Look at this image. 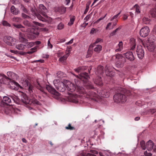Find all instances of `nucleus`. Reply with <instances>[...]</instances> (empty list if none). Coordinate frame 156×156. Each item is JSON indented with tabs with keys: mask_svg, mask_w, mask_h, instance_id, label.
<instances>
[{
	"mask_svg": "<svg viewBox=\"0 0 156 156\" xmlns=\"http://www.w3.org/2000/svg\"><path fill=\"white\" fill-rule=\"evenodd\" d=\"M150 14L152 17L156 18V8L152 9L150 11Z\"/></svg>",
	"mask_w": 156,
	"mask_h": 156,
	"instance_id": "c9c22d12",
	"label": "nucleus"
},
{
	"mask_svg": "<svg viewBox=\"0 0 156 156\" xmlns=\"http://www.w3.org/2000/svg\"><path fill=\"white\" fill-rule=\"evenodd\" d=\"M56 74L57 77L59 78H62L63 77V73L61 72H58Z\"/></svg>",
	"mask_w": 156,
	"mask_h": 156,
	"instance_id": "a18cd8bd",
	"label": "nucleus"
},
{
	"mask_svg": "<svg viewBox=\"0 0 156 156\" xmlns=\"http://www.w3.org/2000/svg\"><path fill=\"white\" fill-rule=\"evenodd\" d=\"M11 12L14 14L17 15L19 13V11L18 9H16L14 6L12 5L11 8Z\"/></svg>",
	"mask_w": 156,
	"mask_h": 156,
	"instance_id": "c756f323",
	"label": "nucleus"
},
{
	"mask_svg": "<svg viewBox=\"0 0 156 156\" xmlns=\"http://www.w3.org/2000/svg\"><path fill=\"white\" fill-rule=\"evenodd\" d=\"M40 21L42 22L48 21L50 20L46 13L48 10L42 4H40Z\"/></svg>",
	"mask_w": 156,
	"mask_h": 156,
	"instance_id": "20e7f679",
	"label": "nucleus"
},
{
	"mask_svg": "<svg viewBox=\"0 0 156 156\" xmlns=\"http://www.w3.org/2000/svg\"><path fill=\"white\" fill-rule=\"evenodd\" d=\"M19 39L21 42H25L27 41V39L25 38L24 34L21 33H19Z\"/></svg>",
	"mask_w": 156,
	"mask_h": 156,
	"instance_id": "bb28decb",
	"label": "nucleus"
},
{
	"mask_svg": "<svg viewBox=\"0 0 156 156\" xmlns=\"http://www.w3.org/2000/svg\"><path fill=\"white\" fill-rule=\"evenodd\" d=\"M75 17L74 16H72L70 17V21L68 23V25L70 26L73 24Z\"/></svg>",
	"mask_w": 156,
	"mask_h": 156,
	"instance_id": "f704fd0d",
	"label": "nucleus"
},
{
	"mask_svg": "<svg viewBox=\"0 0 156 156\" xmlns=\"http://www.w3.org/2000/svg\"><path fill=\"white\" fill-rule=\"evenodd\" d=\"M37 47H35L33 48H31L30 49V51H27V52H21L20 53V54L21 55H25L27 54L30 55L36 51H37Z\"/></svg>",
	"mask_w": 156,
	"mask_h": 156,
	"instance_id": "aec40b11",
	"label": "nucleus"
},
{
	"mask_svg": "<svg viewBox=\"0 0 156 156\" xmlns=\"http://www.w3.org/2000/svg\"><path fill=\"white\" fill-rule=\"evenodd\" d=\"M2 24L3 26H6L10 27V24L6 21H3L2 22Z\"/></svg>",
	"mask_w": 156,
	"mask_h": 156,
	"instance_id": "de8ad7c7",
	"label": "nucleus"
},
{
	"mask_svg": "<svg viewBox=\"0 0 156 156\" xmlns=\"http://www.w3.org/2000/svg\"><path fill=\"white\" fill-rule=\"evenodd\" d=\"M21 15L22 17L24 18L29 19L30 18V17L29 16L23 13Z\"/></svg>",
	"mask_w": 156,
	"mask_h": 156,
	"instance_id": "bf43d9fd",
	"label": "nucleus"
},
{
	"mask_svg": "<svg viewBox=\"0 0 156 156\" xmlns=\"http://www.w3.org/2000/svg\"><path fill=\"white\" fill-rule=\"evenodd\" d=\"M143 22L144 23L148 24L150 23L151 20L147 17H144L143 19Z\"/></svg>",
	"mask_w": 156,
	"mask_h": 156,
	"instance_id": "7c9ffc66",
	"label": "nucleus"
},
{
	"mask_svg": "<svg viewBox=\"0 0 156 156\" xmlns=\"http://www.w3.org/2000/svg\"><path fill=\"white\" fill-rule=\"evenodd\" d=\"M121 29V27H119L117 28L115 30L113 31L111 34V35L113 36L114 35L115 33L118 30Z\"/></svg>",
	"mask_w": 156,
	"mask_h": 156,
	"instance_id": "3c124183",
	"label": "nucleus"
},
{
	"mask_svg": "<svg viewBox=\"0 0 156 156\" xmlns=\"http://www.w3.org/2000/svg\"><path fill=\"white\" fill-rule=\"evenodd\" d=\"M24 25L28 26H31V24L27 20H24L23 22Z\"/></svg>",
	"mask_w": 156,
	"mask_h": 156,
	"instance_id": "49530a36",
	"label": "nucleus"
},
{
	"mask_svg": "<svg viewBox=\"0 0 156 156\" xmlns=\"http://www.w3.org/2000/svg\"><path fill=\"white\" fill-rule=\"evenodd\" d=\"M30 10L32 13V15L34 16H36L38 19H39V13L36 9L34 8H31Z\"/></svg>",
	"mask_w": 156,
	"mask_h": 156,
	"instance_id": "b1692460",
	"label": "nucleus"
},
{
	"mask_svg": "<svg viewBox=\"0 0 156 156\" xmlns=\"http://www.w3.org/2000/svg\"><path fill=\"white\" fill-rule=\"evenodd\" d=\"M154 143L152 141L149 140L146 144V148L148 151L152 150L154 148Z\"/></svg>",
	"mask_w": 156,
	"mask_h": 156,
	"instance_id": "f3484780",
	"label": "nucleus"
},
{
	"mask_svg": "<svg viewBox=\"0 0 156 156\" xmlns=\"http://www.w3.org/2000/svg\"><path fill=\"white\" fill-rule=\"evenodd\" d=\"M140 145L141 147L143 150H145L146 149V145H145V142L142 140L140 142Z\"/></svg>",
	"mask_w": 156,
	"mask_h": 156,
	"instance_id": "ea45409f",
	"label": "nucleus"
},
{
	"mask_svg": "<svg viewBox=\"0 0 156 156\" xmlns=\"http://www.w3.org/2000/svg\"><path fill=\"white\" fill-rule=\"evenodd\" d=\"M155 39L156 37L154 36L151 35L149 36L146 42H149V43H151V44H152V43H154Z\"/></svg>",
	"mask_w": 156,
	"mask_h": 156,
	"instance_id": "a878e982",
	"label": "nucleus"
},
{
	"mask_svg": "<svg viewBox=\"0 0 156 156\" xmlns=\"http://www.w3.org/2000/svg\"><path fill=\"white\" fill-rule=\"evenodd\" d=\"M121 12H119L118 14H117L114 16L111 19L110 21H112L114 20H115V22H117L118 20L116 19L119 16V15L120 14Z\"/></svg>",
	"mask_w": 156,
	"mask_h": 156,
	"instance_id": "a19ab883",
	"label": "nucleus"
},
{
	"mask_svg": "<svg viewBox=\"0 0 156 156\" xmlns=\"http://www.w3.org/2000/svg\"><path fill=\"white\" fill-rule=\"evenodd\" d=\"M136 52L139 58L142 59L144 57V52L141 45H139L137 46Z\"/></svg>",
	"mask_w": 156,
	"mask_h": 156,
	"instance_id": "f8f14e48",
	"label": "nucleus"
},
{
	"mask_svg": "<svg viewBox=\"0 0 156 156\" xmlns=\"http://www.w3.org/2000/svg\"><path fill=\"white\" fill-rule=\"evenodd\" d=\"M20 20V18L18 17H14L12 19V21L16 22H19Z\"/></svg>",
	"mask_w": 156,
	"mask_h": 156,
	"instance_id": "8fccbe9b",
	"label": "nucleus"
},
{
	"mask_svg": "<svg viewBox=\"0 0 156 156\" xmlns=\"http://www.w3.org/2000/svg\"><path fill=\"white\" fill-rule=\"evenodd\" d=\"M94 82L95 84L98 86H101L103 85V82L101 79V77L98 76L94 80Z\"/></svg>",
	"mask_w": 156,
	"mask_h": 156,
	"instance_id": "412c9836",
	"label": "nucleus"
},
{
	"mask_svg": "<svg viewBox=\"0 0 156 156\" xmlns=\"http://www.w3.org/2000/svg\"><path fill=\"white\" fill-rule=\"evenodd\" d=\"M49 56V55L47 54H42L41 55V57L43 58L47 59Z\"/></svg>",
	"mask_w": 156,
	"mask_h": 156,
	"instance_id": "6e6d98bb",
	"label": "nucleus"
},
{
	"mask_svg": "<svg viewBox=\"0 0 156 156\" xmlns=\"http://www.w3.org/2000/svg\"><path fill=\"white\" fill-rule=\"evenodd\" d=\"M106 14L103 17H101L97 21H96V22H95V23H98V22H99L100 20H103L105 17L106 16Z\"/></svg>",
	"mask_w": 156,
	"mask_h": 156,
	"instance_id": "69168bd1",
	"label": "nucleus"
},
{
	"mask_svg": "<svg viewBox=\"0 0 156 156\" xmlns=\"http://www.w3.org/2000/svg\"><path fill=\"white\" fill-rule=\"evenodd\" d=\"M66 129H70V130H73L74 129V128L73 127H72L71 126V125L69 124L68 126H66Z\"/></svg>",
	"mask_w": 156,
	"mask_h": 156,
	"instance_id": "864d4df0",
	"label": "nucleus"
},
{
	"mask_svg": "<svg viewBox=\"0 0 156 156\" xmlns=\"http://www.w3.org/2000/svg\"><path fill=\"white\" fill-rule=\"evenodd\" d=\"M129 44L130 46V50H133L135 48L136 46L135 39L133 38H130Z\"/></svg>",
	"mask_w": 156,
	"mask_h": 156,
	"instance_id": "a211bd4d",
	"label": "nucleus"
},
{
	"mask_svg": "<svg viewBox=\"0 0 156 156\" xmlns=\"http://www.w3.org/2000/svg\"><path fill=\"white\" fill-rule=\"evenodd\" d=\"M63 52L61 51H59L57 53V56L59 57L62 56L63 55Z\"/></svg>",
	"mask_w": 156,
	"mask_h": 156,
	"instance_id": "09e8293b",
	"label": "nucleus"
},
{
	"mask_svg": "<svg viewBox=\"0 0 156 156\" xmlns=\"http://www.w3.org/2000/svg\"><path fill=\"white\" fill-rule=\"evenodd\" d=\"M8 87L10 89L15 90H17L19 88L21 89L22 88L18 83L12 80L8 84Z\"/></svg>",
	"mask_w": 156,
	"mask_h": 156,
	"instance_id": "6e6552de",
	"label": "nucleus"
},
{
	"mask_svg": "<svg viewBox=\"0 0 156 156\" xmlns=\"http://www.w3.org/2000/svg\"><path fill=\"white\" fill-rule=\"evenodd\" d=\"M100 42H102L103 40L101 38H98L95 41V42L94 43V44L98 43Z\"/></svg>",
	"mask_w": 156,
	"mask_h": 156,
	"instance_id": "5fc2aeb1",
	"label": "nucleus"
},
{
	"mask_svg": "<svg viewBox=\"0 0 156 156\" xmlns=\"http://www.w3.org/2000/svg\"><path fill=\"white\" fill-rule=\"evenodd\" d=\"M91 13L89 15H87L84 19V20H85L86 21H87L91 17Z\"/></svg>",
	"mask_w": 156,
	"mask_h": 156,
	"instance_id": "13d9d810",
	"label": "nucleus"
},
{
	"mask_svg": "<svg viewBox=\"0 0 156 156\" xmlns=\"http://www.w3.org/2000/svg\"><path fill=\"white\" fill-rule=\"evenodd\" d=\"M21 9H22V10L23 12L27 13L28 11L27 9L26 8H25L24 6H22Z\"/></svg>",
	"mask_w": 156,
	"mask_h": 156,
	"instance_id": "4d7b16f0",
	"label": "nucleus"
},
{
	"mask_svg": "<svg viewBox=\"0 0 156 156\" xmlns=\"http://www.w3.org/2000/svg\"><path fill=\"white\" fill-rule=\"evenodd\" d=\"M89 9V5H87L86 6V9L84 12V14H86L87 12V11H88Z\"/></svg>",
	"mask_w": 156,
	"mask_h": 156,
	"instance_id": "338daca9",
	"label": "nucleus"
},
{
	"mask_svg": "<svg viewBox=\"0 0 156 156\" xmlns=\"http://www.w3.org/2000/svg\"><path fill=\"white\" fill-rule=\"evenodd\" d=\"M68 57V55H64L59 58V61L62 63L64 62L66 60Z\"/></svg>",
	"mask_w": 156,
	"mask_h": 156,
	"instance_id": "e433bc0d",
	"label": "nucleus"
},
{
	"mask_svg": "<svg viewBox=\"0 0 156 156\" xmlns=\"http://www.w3.org/2000/svg\"><path fill=\"white\" fill-rule=\"evenodd\" d=\"M116 65L118 67H122L123 66V64L122 63H120L119 62H117L116 63Z\"/></svg>",
	"mask_w": 156,
	"mask_h": 156,
	"instance_id": "603ef678",
	"label": "nucleus"
},
{
	"mask_svg": "<svg viewBox=\"0 0 156 156\" xmlns=\"http://www.w3.org/2000/svg\"><path fill=\"white\" fill-rule=\"evenodd\" d=\"M9 97L14 102L17 104H20V99L17 96L13 94L10 96Z\"/></svg>",
	"mask_w": 156,
	"mask_h": 156,
	"instance_id": "4be33fe9",
	"label": "nucleus"
},
{
	"mask_svg": "<svg viewBox=\"0 0 156 156\" xmlns=\"http://www.w3.org/2000/svg\"><path fill=\"white\" fill-rule=\"evenodd\" d=\"M102 49V46L101 45H96L94 48V51L97 53H98L101 51Z\"/></svg>",
	"mask_w": 156,
	"mask_h": 156,
	"instance_id": "c85d7f7f",
	"label": "nucleus"
},
{
	"mask_svg": "<svg viewBox=\"0 0 156 156\" xmlns=\"http://www.w3.org/2000/svg\"><path fill=\"white\" fill-rule=\"evenodd\" d=\"M125 56L128 59L131 61L134 60V58L132 52L129 51L124 54Z\"/></svg>",
	"mask_w": 156,
	"mask_h": 156,
	"instance_id": "6ab92c4d",
	"label": "nucleus"
},
{
	"mask_svg": "<svg viewBox=\"0 0 156 156\" xmlns=\"http://www.w3.org/2000/svg\"><path fill=\"white\" fill-rule=\"evenodd\" d=\"M103 67L102 66H99L97 68L96 74L98 75H102L103 73Z\"/></svg>",
	"mask_w": 156,
	"mask_h": 156,
	"instance_id": "5701e85b",
	"label": "nucleus"
},
{
	"mask_svg": "<svg viewBox=\"0 0 156 156\" xmlns=\"http://www.w3.org/2000/svg\"><path fill=\"white\" fill-rule=\"evenodd\" d=\"M150 112L151 113H154L156 112V109H152L150 110Z\"/></svg>",
	"mask_w": 156,
	"mask_h": 156,
	"instance_id": "774afa93",
	"label": "nucleus"
},
{
	"mask_svg": "<svg viewBox=\"0 0 156 156\" xmlns=\"http://www.w3.org/2000/svg\"><path fill=\"white\" fill-rule=\"evenodd\" d=\"M64 25L62 23H60L58 25L57 28L58 30H60L63 29Z\"/></svg>",
	"mask_w": 156,
	"mask_h": 156,
	"instance_id": "37998d69",
	"label": "nucleus"
},
{
	"mask_svg": "<svg viewBox=\"0 0 156 156\" xmlns=\"http://www.w3.org/2000/svg\"><path fill=\"white\" fill-rule=\"evenodd\" d=\"M92 53V51L90 50H88L87 51V57H90Z\"/></svg>",
	"mask_w": 156,
	"mask_h": 156,
	"instance_id": "680f3d73",
	"label": "nucleus"
},
{
	"mask_svg": "<svg viewBox=\"0 0 156 156\" xmlns=\"http://www.w3.org/2000/svg\"><path fill=\"white\" fill-rule=\"evenodd\" d=\"M116 58L119 59V61H121L123 58V56L120 54H117L116 55Z\"/></svg>",
	"mask_w": 156,
	"mask_h": 156,
	"instance_id": "79ce46f5",
	"label": "nucleus"
},
{
	"mask_svg": "<svg viewBox=\"0 0 156 156\" xmlns=\"http://www.w3.org/2000/svg\"><path fill=\"white\" fill-rule=\"evenodd\" d=\"M105 72L107 76H110V73H112L111 70L109 68V67L106 66L105 69Z\"/></svg>",
	"mask_w": 156,
	"mask_h": 156,
	"instance_id": "72a5a7b5",
	"label": "nucleus"
},
{
	"mask_svg": "<svg viewBox=\"0 0 156 156\" xmlns=\"http://www.w3.org/2000/svg\"><path fill=\"white\" fill-rule=\"evenodd\" d=\"M71 48L70 47H67L66 49V55H68V56L69 55V54L70 53L71 51Z\"/></svg>",
	"mask_w": 156,
	"mask_h": 156,
	"instance_id": "c03bdc74",
	"label": "nucleus"
},
{
	"mask_svg": "<svg viewBox=\"0 0 156 156\" xmlns=\"http://www.w3.org/2000/svg\"><path fill=\"white\" fill-rule=\"evenodd\" d=\"M98 94L92 90L88 91L87 94V98L91 100L98 101V99L100 97L107 98L109 97V93L107 89H105L100 91L98 90L97 91Z\"/></svg>",
	"mask_w": 156,
	"mask_h": 156,
	"instance_id": "f03ea898",
	"label": "nucleus"
},
{
	"mask_svg": "<svg viewBox=\"0 0 156 156\" xmlns=\"http://www.w3.org/2000/svg\"><path fill=\"white\" fill-rule=\"evenodd\" d=\"M87 69L86 66H81L74 69L75 71L78 73H80L79 75H75L73 73H71L76 77V79H74V81L76 86V87L75 85L70 82L67 83V90L70 92H73L76 90L80 94H86L88 92V90L86 91L84 88L80 85L81 83H83L84 86L87 89H92L93 87L90 82L88 81L90 77L87 73L82 72Z\"/></svg>",
	"mask_w": 156,
	"mask_h": 156,
	"instance_id": "f257e3e1",
	"label": "nucleus"
},
{
	"mask_svg": "<svg viewBox=\"0 0 156 156\" xmlns=\"http://www.w3.org/2000/svg\"><path fill=\"white\" fill-rule=\"evenodd\" d=\"M48 30V29L46 28H40V31L47 32Z\"/></svg>",
	"mask_w": 156,
	"mask_h": 156,
	"instance_id": "0e129e2a",
	"label": "nucleus"
},
{
	"mask_svg": "<svg viewBox=\"0 0 156 156\" xmlns=\"http://www.w3.org/2000/svg\"><path fill=\"white\" fill-rule=\"evenodd\" d=\"M32 101L34 104H38V101L35 99L34 98L32 100Z\"/></svg>",
	"mask_w": 156,
	"mask_h": 156,
	"instance_id": "e2e57ef3",
	"label": "nucleus"
},
{
	"mask_svg": "<svg viewBox=\"0 0 156 156\" xmlns=\"http://www.w3.org/2000/svg\"><path fill=\"white\" fill-rule=\"evenodd\" d=\"M2 101L5 103L7 105H8V104L10 103L11 102L10 98L7 96L4 97Z\"/></svg>",
	"mask_w": 156,
	"mask_h": 156,
	"instance_id": "393cba45",
	"label": "nucleus"
},
{
	"mask_svg": "<svg viewBox=\"0 0 156 156\" xmlns=\"http://www.w3.org/2000/svg\"><path fill=\"white\" fill-rule=\"evenodd\" d=\"M16 41L15 39L10 36H6L4 39V42L9 46L14 45Z\"/></svg>",
	"mask_w": 156,
	"mask_h": 156,
	"instance_id": "1a4fd4ad",
	"label": "nucleus"
},
{
	"mask_svg": "<svg viewBox=\"0 0 156 156\" xmlns=\"http://www.w3.org/2000/svg\"><path fill=\"white\" fill-rule=\"evenodd\" d=\"M25 45L22 44H18L16 45V48L17 49L20 50H23L25 48Z\"/></svg>",
	"mask_w": 156,
	"mask_h": 156,
	"instance_id": "473e14b6",
	"label": "nucleus"
},
{
	"mask_svg": "<svg viewBox=\"0 0 156 156\" xmlns=\"http://www.w3.org/2000/svg\"><path fill=\"white\" fill-rule=\"evenodd\" d=\"M150 31L149 28L147 26H146L141 29L140 31V34L141 37H145L149 34Z\"/></svg>",
	"mask_w": 156,
	"mask_h": 156,
	"instance_id": "9d476101",
	"label": "nucleus"
},
{
	"mask_svg": "<svg viewBox=\"0 0 156 156\" xmlns=\"http://www.w3.org/2000/svg\"><path fill=\"white\" fill-rule=\"evenodd\" d=\"M53 83L55 87L59 91L61 92L64 91L66 86L64 83L60 81L59 79H55L54 80Z\"/></svg>",
	"mask_w": 156,
	"mask_h": 156,
	"instance_id": "0eeeda50",
	"label": "nucleus"
},
{
	"mask_svg": "<svg viewBox=\"0 0 156 156\" xmlns=\"http://www.w3.org/2000/svg\"><path fill=\"white\" fill-rule=\"evenodd\" d=\"M145 47H146L147 49L150 51H153L155 48V45L154 43H149V42H146L145 44H144Z\"/></svg>",
	"mask_w": 156,
	"mask_h": 156,
	"instance_id": "2eb2a0df",
	"label": "nucleus"
},
{
	"mask_svg": "<svg viewBox=\"0 0 156 156\" xmlns=\"http://www.w3.org/2000/svg\"><path fill=\"white\" fill-rule=\"evenodd\" d=\"M34 44V42H28L25 45L27 48H29L33 46Z\"/></svg>",
	"mask_w": 156,
	"mask_h": 156,
	"instance_id": "58836bf2",
	"label": "nucleus"
},
{
	"mask_svg": "<svg viewBox=\"0 0 156 156\" xmlns=\"http://www.w3.org/2000/svg\"><path fill=\"white\" fill-rule=\"evenodd\" d=\"M134 7L136 8L135 13L136 14L139 13L140 12V6L137 5L136 4L134 6Z\"/></svg>",
	"mask_w": 156,
	"mask_h": 156,
	"instance_id": "4c0bfd02",
	"label": "nucleus"
},
{
	"mask_svg": "<svg viewBox=\"0 0 156 156\" xmlns=\"http://www.w3.org/2000/svg\"><path fill=\"white\" fill-rule=\"evenodd\" d=\"M14 27L21 29L22 31L23 32H27V37L29 39H33L36 38V35L39 34V29L37 28H28L27 30L24 29V27L20 24H13Z\"/></svg>",
	"mask_w": 156,
	"mask_h": 156,
	"instance_id": "7ed1b4c3",
	"label": "nucleus"
},
{
	"mask_svg": "<svg viewBox=\"0 0 156 156\" xmlns=\"http://www.w3.org/2000/svg\"><path fill=\"white\" fill-rule=\"evenodd\" d=\"M7 75L8 77L4 74L2 75V80H0V83L8 84L11 80L14 79V76H15V74L11 72H8Z\"/></svg>",
	"mask_w": 156,
	"mask_h": 156,
	"instance_id": "423d86ee",
	"label": "nucleus"
},
{
	"mask_svg": "<svg viewBox=\"0 0 156 156\" xmlns=\"http://www.w3.org/2000/svg\"><path fill=\"white\" fill-rule=\"evenodd\" d=\"M68 100L70 102L77 103L78 102V96L77 94H72L68 97Z\"/></svg>",
	"mask_w": 156,
	"mask_h": 156,
	"instance_id": "4468645a",
	"label": "nucleus"
},
{
	"mask_svg": "<svg viewBox=\"0 0 156 156\" xmlns=\"http://www.w3.org/2000/svg\"><path fill=\"white\" fill-rule=\"evenodd\" d=\"M45 87L48 91L52 94L56 96H59V93L53 87L47 85Z\"/></svg>",
	"mask_w": 156,
	"mask_h": 156,
	"instance_id": "ddd939ff",
	"label": "nucleus"
},
{
	"mask_svg": "<svg viewBox=\"0 0 156 156\" xmlns=\"http://www.w3.org/2000/svg\"><path fill=\"white\" fill-rule=\"evenodd\" d=\"M116 49L115 51L116 52L121 51L123 48V43L122 41L119 42L118 45L116 47Z\"/></svg>",
	"mask_w": 156,
	"mask_h": 156,
	"instance_id": "cd10ccee",
	"label": "nucleus"
},
{
	"mask_svg": "<svg viewBox=\"0 0 156 156\" xmlns=\"http://www.w3.org/2000/svg\"><path fill=\"white\" fill-rule=\"evenodd\" d=\"M120 92L116 93L113 97L115 102L117 103L124 102L126 101V97L124 94V89L122 88L119 89Z\"/></svg>",
	"mask_w": 156,
	"mask_h": 156,
	"instance_id": "39448f33",
	"label": "nucleus"
},
{
	"mask_svg": "<svg viewBox=\"0 0 156 156\" xmlns=\"http://www.w3.org/2000/svg\"><path fill=\"white\" fill-rule=\"evenodd\" d=\"M21 83H22L23 87H28V91L29 93L31 95H32V96H33V87L32 85H30V83L29 81L27 80H25L22 82Z\"/></svg>",
	"mask_w": 156,
	"mask_h": 156,
	"instance_id": "9b49d317",
	"label": "nucleus"
},
{
	"mask_svg": "<svg viewBox=\"0 0 156 156\" xmlns=\"http://www.w3.org/2000/svg\"><path fill=\"white\" fill-rule=\"evenodd\" d=\"M144 154L145 156H151L152 155V154L151 153L149 152H148L147 151L144 152Z\"/></svg>",
	"mask_w": 156,
	"mask_h": 156,
	"instance_id": "052dcab7",
	"label": "nucleus"
},
{
	"mask_svg": "<svg viewBox=\"0 0 156 156\" xmlns=\"http://www.w3.org/2000/svg\"><path fill=\"white\" fill-rule=\"evenodd\" d=\"M4 112L6 114H9L14 112V110L12 106L10 105H7L6 107L4 108Z\"/></svg>",
	"mask_w": 156,
	"mask_h": 156,
	"instance_id": "dca6fc26",
	"label": "nucleus"
},
{
	"mask_svg": "<svg viewBox=\"0 0 156 156\" xmlns=\"http://www.w3.org/2000/svg\"><path fill=\"white\" fill-rule=\"evenodd\" d=\"M22 102L26 104H29V101L26 95L23 96V98L21 99Z\"/></svg>",
	"mask_w": 156,
	"mask_h": 156,
	"instance_id": "2f4dec72",
	"label": "nucleus"
}]
</instances>
